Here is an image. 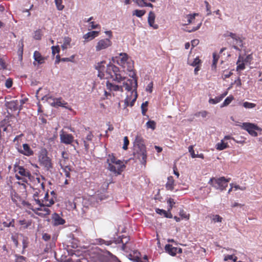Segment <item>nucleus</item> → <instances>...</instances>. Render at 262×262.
<instances>
[{
    "mask_svg": "<svg viewBox=\"0 0 262 262\" xmlns=\"http://www.w3.org/2000/svg\"><path fill=\"white\" fill-rule=\"evenodd\" d=\"M134 156L139 160L140 163L145 165L147 159L146 148L143 137L138 134L134 142Z\"/></svg>",
    "mask_w": 262,
    "mask_h": 262,
    "instance_id": "1",
    "label": "nucleus"
},
{
    "mask_svg": "<svg viewBox=\"0 0 262 262\" xmlns=\"http://www.w3.org/2000/svg\"><path fill=\"white\" fill-rule=\"evenodd\" d=\"M41 90V88H39L36 93V96L37 97L38 99H39L40 98L42 100H46L51 106L55 107L60 106L64 107L65 108L68 109L71 111H73L72 107L68 105V102L63 100L61 98H54L49 95H45L41 97V96L40 95L39 93V92Z\"/></svg>",
    "mask_w": 262,
    "mask_h": 262,
    "instance_id": "2",
    "label": "nucleus"
},
{
    "mask_svg": "<svg viewBox=\"0 0 262 262\" xmlns=\"http://www.w3.org/2000/svg\"><path fill=\"white\" fill-rule=\"evenodd\" d=\"M108 166L107 168L114 173L120 174L123 171L125 166L123 162L117 160L113 155H109L106 161Z\"/></svg>",
    "mask_w": 262,
    "mask_h": 262,
    "instance_id": "3",
    "label": "nucleus"
},
{
    "mask_svg": "<svg viewBox=\"0 0 262 262\" xmlns=\"http://www.w3.org/2000/svg\"><path fill=\"white\" fill-rule=\"evenodd\" d=\"M106 72L114 81L117 83H121L126 79L125 77L121 75L119 68L114 64L108 65Z\"/></svg>",
    "mask_w": 262,
    "mask_h": 262,
    "instance_id": "4",
    "label": "nucleus"
},
{
    "mask_svg": "<svg viewBox=\"0 0 262 262\" xmlns=\"http://www.w3.org/2000/svg\"><path fill=\"white\" fill-rule=\"evenodd\" d=\"M230 180V178L226 179L224 177L220 178H212L210 179L208 183L211 185L215 189L223 191L227 187L228 182H229Z\"/></svg>",
    "mask_w": 262,
    "mask_h": 262,
    "instance_id": "5",
    "label": "nucleus"
},
{
    "mask_svg": "<svg viewBox=\"0 0 262 262\" xmlns=\"http://www.w3.org/2000/svg\"><path fill=\"white\" fill-rule=\"evenodd\" d=\"M239 122H236V125L239 126L242 129L246 130L248 133L252 136L256 137L257 136V133L256 130H260L261 128L255 124L245 122L242 124H239Z\"/></svg>",
    "mask_w": 262,
    "mask_h": 262,
    "instance_id": "6",
    "label": "nucleus"
},
{
    "mask_svg": "<svg viewBox=\"0 0 262 262\" xmlns=\"http://www.w3.org/2000/svg\"><path fill=\"white\" fill-rule=\"evenodd\" d=\"M123 87H125V90L129 92L134 91V92H136V89L137 88V80L135 79V80H132L130 79H128L127 80H124L123 81L122 85H121Z\"/></svg>",
    "mask_w": 262,
    "mask_h": 262,
    "instance_id": "7",
    "label": "nucleus"
},
{
    "mask_svg": "<svg viewBox=\"0 0 262 262\" xmlns=\"http://www.w3.org/2000/svg\"><path fill=\"white\" fill-rule=\"evenodd\" d=\"M117 58H118V64L124 68H126V66H127V67L129 66V63H133L132 61H128V56L127 54L125 53H120L119 56Z\"/></svg>",
    "mask_w": 262,
    "mask_h": 262,
    "instance_id": "8",
    "label": "nucleus"
},
{
    "mask_svg": "<svg viewBox=\"0 0 262 262\" xmlns=\"http://www.w3.org/2000/svg\"><path fill=\"white\" fill-rule=\"evenodd\" d=\"M112 45V41L108 38H105L99 40L96 46V50L99 51L102 50L106 49Z\"/></svg>",
    "mask_w": 262,
    "mask_h": 262,
    "instance_id": "9",
    "label": "nucleus"
},
{
    "mask_svg": "<svg viewBox=\"0 0 262 262\" xmlns=\"http://www.w3.org/2000/svg\"><path fill=\"white\" fill-rule=\"evenodd\" d=\"M59 136L61 142L64 144H71L74 141L72 135L64 133L62 130L60 133Z\"/></svg>",
    "mask_w": 262,
    "mask_h": 262,
    "instance_id": "10",
    "label": "nucleus"
},
{
    "mask_svg": "<svg viewBox=\"0 0 262 262\" xmlns=\"http://www.w3.org/2000/svg\"><path fill=\"white\" fill-rule=\"evenodd\" d=\"M23 149H18V151L19 153L26 156H31L33 155V151L31 149V148L30 147L29 145L28 144H23Z\"/></svg>",
    "mask_w": 262,
    "mask_h": 262,
    "instance_id": "11",
    "label": "nucleus"
},
{
    "mask_svg": "<svg viewBox=\"0 0 262 262\" xmlns=\"http://www.w3.org/2000/svg\"><path fill=\"white\" fill-rule=\"evenodd\" d=\"M14 169L16 172H17L18 174L24 177H28L30 179L31 177V173L29 171L25 169L23 166H15Z\"/></svg>",
    "mask_w": 262,
    "mask_h": 262,
    "instance_id": "12",
    "label": "nucleus"
},
{
    "mask_svg": "<svg viewBox=\"0 0 262 262\" xmlns=\"http://www.w3.org/2000/svg\"><path fill=\"white\" fill-rule=\"evenodd\" d=\"M106 88L110 91H120L121 92H123V86L115 84L113 83L107 81L106 84Z\"/></svg>",
    "mask_w": 262,
    "mask_h": 262,
    "instance_id": "13",
    "label": "nucleus"
},
{
    "mask_svg": "<svg viewBox=\"0 0 262 262\" xmlns=\"http://www.w3.org/2000/svg\"><path fill=\"white\" fill-rule=\"evenodd\" d=\"M132 95H133V98L132 99L128 95L127 96L126 99L124 100V103L126 106H132L134 105L135 102L137 98V92H134V91H132Z\"/></svg>",
    "mask_w": 262,
    "mask_h": 262,
    "instance_id": "14",
    "label": "nucleus"
},
{
    "mask_svg": "<svg viewBox=\"0 0 262 262\" xmlns=\"http://www.w3.org/2000/svg\"><path fill=\"white\" fill-rule=\"evenodd\" d=\"M6 106L12 111H15L18 109L19 110H21V108H19V101L17 100L7 102L6 103Z\"/></svg>",
    "mask_w": 262,
    "mask_h": 262,
    "instance_id": "15",
    "label": "nucleus"
},
{
    "mask_svg": "<svg viewBox=\"0 0 262 262\" xmlns=\"http://www.w3.org/2000/svg\"><path fill=\"white\" fill-rule=\"evenodd\" d=\"M52 219L53 221V224L55 226L63 225L66 222L65 220L61 218L60 215L56 213H54L52 214Z\"/></svg>",
    "mask_w": 262,
    "mask_h": 262,
    "instance_id": "16",
    "label": "nucleus"
},
{
    "mask_svg": "<svg viewBox=\"0 0 262 262\" xmlns=\"http://www.w3.org/2000/svg\"><path fill=\"white\" fill-rule=\"evenodd\" d=\"M155 14L152 11H150L148 14V23L150 27H152L154 29H157L158 28V25L155 24Z\"/></svg>",
    "mask_w": 262,
    "mask_h": 262,
    "instance_id": "17",
    "label": "nucleus"
},
{
    "mask_svg": "<svg viewBox=\"0 0 262 262\" xmlns=\"http://www.w3.org/2000/svg\"><path fill=\"white\" fill-rule=\"evenodd\" d=\"M64 154H65V152L64 151H62V156L63 159L62 160L60 161L59 164H60V166H61V168L62 169H63V170H64L66 177H70V173L69 172L70 168L68 166H64V161L66 160V159H67L64 156Z\"/></svg>",
    "mask_w": 262,
    "mask_h": 262,
    "instance_id": "18",
    "label": "nucleus"
},
{
    "mask_svg": "<svg viewBox=\"0 0 262 262\" xmlns=\"http://www.w3.org/2000/svg\"><path fill=\"white\" fill-rule=\"evenodd\" d=\"M140 253L137 251H135L133 254H129L128 255V258L134 262H143L140 258Z\"/></svg>",
    "mask_w": 262,
    "mask_h": 262,
    "instance_id": "19",
    "label": "nucleus"
},
{
    "mask_svg": "<svg viewBox=\"0 0 262 262\" xmlns=\"http://www.w3.org/2000/svg\"><path fill=\"white\" fill-rule=\"evenodd\" d=\"M165 251L172 256H174L178 251L177 247H174L172 245L167 244L165 247Z\"/></svg>",
    "mask_w": 262,
    "mask_h": 262,
    "instance_id": "20",
    "label": "nucleus"
},
{
    "mask_svg": "<svg viewBox=\"0 0 262 262\" xmlns=\"http://www.w3.org/2000/svg\"><path fill=\"white\" fill-rule=\"evenodd\" d=\"M224 37L230 36L232 39L236 41V44L241 46L242 45V40L238 37L235 34L227 32L226 34H224Z\"/></svg>",
    "mask_w": 262,
    "mask_h": 262,
    "instance_id": "21",
    "label": "nucleus"
},
{
    "mask_svg": "<svg viewBox=\"0 0 262 262\" xmlns=\"http://www.w3.org/2000/svg\"><path fill=\"white\" fill-rule=\"evenodd\" d=\"M99 34V32L98 31H93L89 32L85 34L83 36V38L85 39L92 40L94 39L95 37L97 36Z\"/></svg>",
    "mask_w": 262,
    "mask_h": 262,
    "instance_id": "22",
    "label": "nucleus"
},
{
    "mask_svg": "<svg viewBox=\"0 0 262 262\" xmlns=\"http://www.w3.org/2000/svg\"><path fill=\"white\" fill-rule=\"evenodd\" d=\"M33 211L36 214L41 217H45L47 215H49L51 212L50 209L47 207L42 208V210L41 212H36L35 210H33Z\"/></svg>",
    "mask_w": 262,
    "mask_h": 262,
    "instance_id": "23",
    "label": "nucleus"
},
{
    "mask_svg": "<svg viewBox=\"0 0 262 262\" xmlns=\"http://www.w3.org/2000/svg\"><path fill=\"white\" fill-rule=\"evenodd\" d=\"M34 58L35 61L39 64H41L44 62L45 58L42 57L40 53L38 51H35L34 53Z\"/></svg>",
    "mask_w": 262,
    "mask_h": 262,
    "instance_id": "24",
    "label": "nucleus"
},
{
    "mask_svg": "<svg viewBox=\"0 0 262 262\" xmlns=\"http://www.w3.org/2000/svg\"><path fill=\"white\" fill-rule=\"evenodd\" d=\"M210 218L211 221V223L214 224L216 223H222L223 219L222 217L218 214H211L210 216Z\"/></svg>",
    "mask_w": 262,
    "mask_h": 262,
    "instance_id": "25",
    "label": "nucleus"
},
{
    "mask_svg": "<svg viewBox=\"0 0 262 262\" xmlns=\"http://www.w3.org/2000/svg\"><path fill=\"white\" fill-rule=\"evenodd\" d=\"M226 94L227 93H225L222 94L221 96L216 97L215 98H210L209 100V103L212 104H216L220 102Z\"/></svg>",
    "mask_w": 262,
    "mask_h": 262,
    "instance_id": "26",
    "label": "nucleus"
},
{
    "mask_svg": "<svg viewBox=\"0 0 262 262\" xmlns=\"http://www.w3.org/2000/svg\"><path fill=\"white\" fill-rule=\"evenodd\" d=\"M156 0H133L140 7H145L146 6V2H155Z\"/></svg>",
    "mask_w": 262,
    "mask_h": 262,
    "instance_id": "27",
    "label": "nucleus"
},
{
    "mask_svg": "<svg viewBox=\"0 0 262 262\" xmlns=\"http://www.w3.org/2000/svg\"><path fill=\"white\" fill-rule=\"evenodd\" d=\"M215 147L216 149L222 150L227 148L228 144L225 143L223 140H222L221 142L216 144Z\"/></svg>",
    "mask_w": 262,
    "mask_h": 262,
    "instance_id": "28",
    "label": "nucleus"
},
{
    "mask_svg": "<svg viewBox=\"0 0 262 262\" xmlns=\"http://www.w3.org/2000/svg\"><path fill=\"white\" fill-rule=\"evenodd\" d=\"M174 181L172 177L168 178V181L166 184L167 189L172 190L173 189Z\"/></svg>",
    "mask_w": 262,
    "mask_h": 262,
    "instance_id": "29",
    "label": "nucleus"
},
{
    "mask_svg": "<svg viewBox=\"0 0 262 262\" xmlns=\"http://www.w3.org/2000/svg\"><path fill=\"white\" fill-rule=\"evenodd\" d=\"M198 15V13H194L193 14H189L186 16V18H187V23H185V25H188L191 24L193 22L195 16Z\"/></svg>",
    "mask_w": 262,
    "mask_h": 262,
    "instance_id": "30",
    "label": "nucleus"
},
{
    "mask_svg": "<svg viewBox=\"0 0 262 262\" xmlns=\"http://www.w3.org/2000/svg\"><path fill=\"white\" fill-rule=\"evenodd\" d=\"M133 63H129V66H128L127 67V70L129 72H130V73L129 74V76L133 78V80H135L136 79V74L135 72L133 71Z\"/></svg>",
    "mask_w": 262,
    "mask_h": 262,
    "instance_id": "31",
    "label": "nucleus"
},
{
    "mask_svg": "<svg viewBox=\"0 0 262 262\" xmlns=\"http://www.w3.org/2000/svg\"><path fill=\"white\" fill-rule=\"evenodd\" d=\"M71 41V39L70 37H64V40H63V43L61 46L62 49L63 50L66 49L68 48V46L70 45Z\"/></svg>",
    "mask_w": 262,
    "mask_h": 262,
    "instance_id": "32",
    "label": "nucleus"
},
{
    "mask_svg": "<svg viewBox=\"0 0 262 262\" xmlns=\"http://www.w3.org/2000/svg\"><path fill=\"white\" fill-rule=\"evenodd\" d=\"M42 160H43V163L48 169H49L50 168L52 167V163L49 158L47 157H46L45 158L43 157Z\"/></svg>",
    "mask_w": 262,
    "mask_h": 262,
    "instance_id": "33",
    "label": "nucleus"
},
{
    "mask_svg": "<svg viewBox=\"0 0 262 262\" xmlns=\"http://www.w3.org/2000/svg\"><path fill=\"white\" fill-rule=\"evenodd\" d=\"M19 223L20 225L24 226L25 229H26L31 225L32 221L31 220L27 221L25 220H23L19 221Z\"/></svg>",
    "mask_w": 262,
    "mask_h": 262,
    "instance_id": "34",
    "label": "nucleus"
},
{
    "mask_svg": "<svg viewBox=\"0 0 262 262\" xmlns=\"http://www.w3.org/2000/svg\"><path fill=\"white\" fill-rule=\"evenodd\" d=\"M219 58V55L215 52L213 53V62L212 64V68L215 69L216 67V64Z\"/></svg>",
    "mask_w": 262,
    "mask_h": 262,
    "instance_id": "35",
    "label": "nucleus"
},
{
    "mask_svg": "<svg viewBox=\"0 0 262 262\" xmlns=\"http://www.w3.org/2000/svg\"><path fill=\"white\" fill-rule=\"evenodd\" d=\"M233 100V96H229L227 98H226V99L224 100V102L221 106V107L227 106L229 105L231 101Z\"/></svg>",
    "mask_w": 262,
    "mask_h": 262,
    "instance_id": "36",
    "label": "nucleus"
},
{
    "mask_svg": "<svg viewBox=\"0 0 262 262\" xmlns=\"http://www.w3.org/2000/svg\"><path fill=\"white\" fill-rule=\"evenodd\" d=\"M146 13L145 10H135L133 12V15L137 17H141L143 16Z\"/></svg>",
    "mask_w": 262,
    "mask_h": 262,
    "instance_id": "37",
    "label": "nucleus"
},
{
    "mask_svg": "<svg viewBox=\"0 0 262 262\" xmlns=\"http://www.w3.org/2000/svg\"><path fill=\"white\" fill-rule=\"evenodd\" d=\"M104 63L105 61H104L97 63L95 66V69L98 70V71H104L105 70V67L103 64Z\"/></svg>",
    "mask_w": 262,
    "mask_h": 262,
    "instance_id": "38",
    "label": "nucleus"
},
{
    "mask_svg": "<svg viewBox=\"0 0 262 262\" xmlns=\"http://www.w3.org/2000/svg\"><path fill=\"white\" fill-rule=\"evenodd\" d=\"M55 3L58 10H62L64 8V6L62 5V0H55Z\"/></svg>",
    "mask_w": 262,
    "mask_h": 262,
    "instance_id": "39",
    "label": "nucleus"
},
{
    "mask_svg": "<svg viewBox=\"0 0 262 262\" xmlns=\"http://www.w3.org/2000/svg\"><path fill=\"white\" fill-rule=\"evenodd\" d=\"M243 105L246 108H252L255 107L256 104L249 102H245L243 103Z\"/></svg>",
    "mask_w": 262,
    "mask_h": 262,
    "instance_id": "40",
    "label": "nucleus"
},
{
    "mask_svg": "<svg viewBox=\"0 0 262 262\" xmlns=\"http://www.w3.org/2000/svg\"><path fill=\"white\" fill-rule=\"evenodd\" d=\"M148 102L145 101L143 102L141 105L142 113L143 115H145V113L147 110V107L148 105Z\"/></svg>",
    "mask_w": 262,
    "mask_h": 262,
    "instance_id": "41",
    "label": "nucleus"
},
{
    "mask_svg": "<svg viewBox=\"0 0 262 262\" xmlns=\"http://www.w3.org/2000/svg\"><path fill=\"white\" fill-rule=\"evenodd\" d=\"M146 126L147 128H150L154 130L156 128V123L154 121H148L146 123Z\"/></svg>",
    "mask_w": 262,
    "mask_h": 262,
    "instance_id": "42",
    "label": "nucleus"
},
{
    "mask_svg": "<svg viewBox=\"0 0 262 262\" xmlns=\"http://www.w3.org/2000/svg\"><path fill=\"white\" fill-rule=\"evenodd\" d=\"M232 71L228 72L227 71H224L223 75L222 76V78L224 80L227 78H229L232 75Z\"/></svg>",
    "mask_w": 262,
    "mask_h": 262,
    "instance_id": "43",
    "label": "nucleus"
},
{
    "mask_svg": "<svg viewBox=\"0 0 262 262\" xmlns=\"http://www.w3.org/2000/svg\"><path fill=\"white\" fill-rule=\"evenodd\" d=\"M167 203L169 205V208L168 209V211H170L171 209L172 208L173 205L175 204V202L174 201V200L169 198L167 201Z\"/></svg>",
    "mask_w": 262,
    "mask_h": 262,
    "instance_id": "44",
    "label": "nucleus"
},
{
    "mask_svg": "<svg viewBox=\"0 0 262 262\" xmlns=\"http://www.w3.org/2000/svg\"><path fill=\"white\" fill-rule=\"evenodd\" d=\"M129 241V238L128 237L123 236L122 238L118 242V243H121L122 244H127Z\"/></svg>",
    "mask_w": 262,
    "mask_h": 262,
    "instance_id": "45",
    "label": "nucleus"
},
{
    "mask_svg": "<svg viewBox=\"0 0 262 262\" xmlns=\"http://www.w3.org/2000/svg\"><path fill=\"white\" fill-rule=\"evenodd\" d=\"M240 61L239 60H238L237 62V66L236 67V71H239V70H243L245 68V64L244 63H239Z\"/></svg>",
    "mask_w": 262,
    "mask_h": 262,
    "instance_id": "46",
    "label": "nucleus"
},
{
    "mask_svg": "<svg viewBox=\"0 0 262 262\" xmlns=\"http://www.w3.org/2000/svg\"><path fill=\"white\" fill-rule=\"evenodd\" d=\"M41 36H42V35L41 33V31L39 30H37L34 32V38L35 39H37V40L40 39L41 38Z\"/></svg>",
    "mask_w": 262,
    "mask_h": 262,
    "instance_id": "47",
    "label": "nucleus"
},
{
    "mask_svg": "<svg viewBox=\"0 0 262 262\" xmlns=\"http://www.w3.org/2000/svg\"><path fill=\"white\" fill-rule=\"evenodd\" d=\"M124 144L122 147V148L124 150H126L127 149V146L129 144V140L127 137H124L123 139Z\"/></svg>",
    "mask_w": 262,
    "mask_h": 262,
    "instance_id": "48",
    "label": "nucleus"
},
{
    "mask_svg": "<svg viewBox=\"0 0 262 262\" xmlns=\"http://www.w3.org/2000/svg\"><path fill=\"white\" fill-rule=\"evenodd\" d=\"M13 81L11 78H8L6 80L5 86L7 88H10L12 86Z\"/></svg>",
    "mask_w": 262,
    "mask_h": 262,
    "instance_id": "49",
    "label": "nucleus"
},
{
    "mask_svg": "<svg viewBox=\"0 0 262 262\" xmlns=\"http://www.w3.org/2000/svg\"><path fill=\"white\" fill-rule=\"evenodd\" d=\"M201 60L198 57H196L194 59L193 61L191 63H190V65L193 67H196L199 66Z\"/></svg>",
    "mask_w": 262,
    "mask_h": 262,
    "instance_id": "50",
    "label": "nucleus"
},
{
    "mask_svg": "<svg viewBox=\"0 0 262 262\" xmlns=\"http://www.w3.org/2000/svg\"><path fill=\"white\" fill-rule=\"evenodd\" d=\"M204 3L205 4L206 11L207 12V15H210L211 14L210 6L209 3L206 1L204 2Z\"/></svg>",
    "mask_w": 262,
    "mask_h": 262,
    "instance_id": "51",
    "label": "nucleus"
},
{
    "mask_svg": "<svg viewBox=\"0 0 262 262\" xmlns=\"http://www.w3.org/2000/svg\"><path fill=\"white\" fill-rule=\"evenodd\" d=\"M208 115V112L206 111H203L199 112L195 114V116L196 117L199 116L201 115L202 117L205 118Z\"/></svg>",
    "mask_w": 262,
    "mask_h": 262,
    "instance_id": "52",
    "label": "nucleus"
},
{
    "mask_svg": "<svg viewBox=\"0 0 262 262\" xmlns=\"http://www.w3.org/2000/svg\"><path fill=\"white\" fill-rule=\"evenodd\" d=\"M188 150H189V152L190 153V155H191L192 158H196L198 157V156L196 155H195L194 153L193 146H189Z\"/></svg>",
    "mask_w": 262,
    "mask_h": 262,
    "instance_id": "53",
    "label": "nucleus"
},
{
    "mask_svg": "<svg viewBox=\"0 0 262 262\" xmlns=\"http://www.w3.org/2000/svg\"><path fill=\"white\" fill-rule=\"evenodd\" d=\"M237 257L235 256L234 257H233V256L232 255H228L227 256H226L224 258V260L225 261H227L228 260V259H232L234 261H236V260H237Z\"/></svg>",
    "mask_w": 262,
    "mask_h": 262,
    "instance_id": "54",
    "label": "nucleus"
},
{
    "mask_svg": "<svg viewBox=\"0 0 262 262\" xmlns=\"http://www.w3.org/2000/svg\"><path fill=\"white\" fill-rule=\"evenodd\" d=\"M52 54L54 55L56 53H59L60 49L59 47L58 46H52Z\"/></svg>",
    "mask_w": 262,
    "mask_h": 262,
    "instance_id": "55",
    "label": "nucleus"
},
{
    "mask_svg": "<svg viewBox=\"0 0 262 262\" xmlns=\"http://www.w3.org/2000/svg\"><path fill=\"white\" fill-rule=\"evenodd\" d=\"M156 212L160 214L161 215H163L165 216V215L166 214L167 211L163 209H160L159 208L156 209Z\"/></svg>",
    "mask_w": 262,
    "mask_h": 262,
    "instance_id": "56",
    "label": "nucleus"
},
{
    "mask_svg": "<svg viewBox=\"0 0 262 262\" xmlns=\"http://www.w3.org/2000/svg\"><path fill=\"white\" fill-rule=\"evenodd\" d=\"M153 83L150 82L146 88V91L151 93L152 91Z\"/></svg>",
    "mask_w": 262,
    "mask_h": 262,
    "instance_id": "57",
    "label": "nucleus"
},
{
    "mask_svg": "<svg viewBox=\"0 0 262 262\" xmlns=\"http://www.w3.org/2000/svg\"><path fill=\"white\" fill-rule=\"evenodd\" d=\"M202 25V23H199L196 27H193L191 30L187 31L188 32H194L197 30H198L201 26Z\"/></svg>",
    "mask_w": 262,
    "mask_h": 262,
    "instance_id": "58",
    "label": "nucleus"
},
{
    "mask_svg": "<svg viewBox=\"0 0 262 262\" xmlns=\"http://www.w3.org/2000/svg\"><path fill=\"white\" fill-rule=\"evenodd\" d=\"M0 66L3 69H6V63L4 60L0 57Z\"/></svg>",
    "mask_w": 262,
    "mask_h": 262,
    "instance_id": "59",
    "label": "nucleus"
},
{
    "mask_svg": "<svg viewBox=\"0 0 262 262\" xmlns=\"http://www.w3.org/2000/svg\"><path fill=\"white\" fill-rule=\"evenodd\" d=\"M180 215L182 216L184 219H188V216L186 214L185 212L184 211V210H181L180 211Z\"/></svg>",
    "mask_w": 262,
    "mask_h": 262,
    "instance_id": "60",
    "label": "nucleus"
},
{
    "mask_svg": "<svg viewBox=\"0 0 262 262\" xmlns=\"http://www.w3.org/2000/svg\"><path fill=\"white\" fill-rule=\"evenodd\" d=\"M51 238V236L50 235H49L47 233H44L43 235H42V238L45 241H49Z\"/></svg>",
    "mask_w": 262,
    "mask_h": 262,
    "instance_id": "61",
    "label": "nucleus"
},
{
    "mask_svg": "<svg viewBox=\"0 0 262 262\" xmlns=\"http://www.w3.org/2000/svg\"><path fill=\"white\" fill-rule=\"evenodd\" d=\"M234 188H235V190L241 189L242 190H245L246 187H241L239 185H234Z\"/></svg>",
    "mask_w": 262,
    "mask_h": 262,
    "instance_id": "62",
    "label": "nucleus"
},
{
    "mask_svg": "<svg viewBox=\"0 0 262 262\" xmlns=\"http://www.w3.org/2000/svg\"><path fill=\"white\" fill-rule=\"evenodd\" d=\"M199 41L198 39H194V40H192L191 41L192 46L193 47L196 46L199 43Z\"/></svg>",
    "mask_w": 262,
    "mask_h": 262,
    "instance_id": "63",
    "label": "nucleus"
},
{
    "mask_svg": "<svg viewBox=\"0 0 262 262\" xmlns=\"http://www.w3.org/2000/svg\"><path fill=\"white\" fill-rule=\"evenodd\" d=\"M103 71H98V76L101 79L103 78L104 76Z\"/></svg>",
    "mask_w": 262,
    "mask_h": 262,
    "instance_id": "64",
    "label": "nucleus"
}]
</instances>
